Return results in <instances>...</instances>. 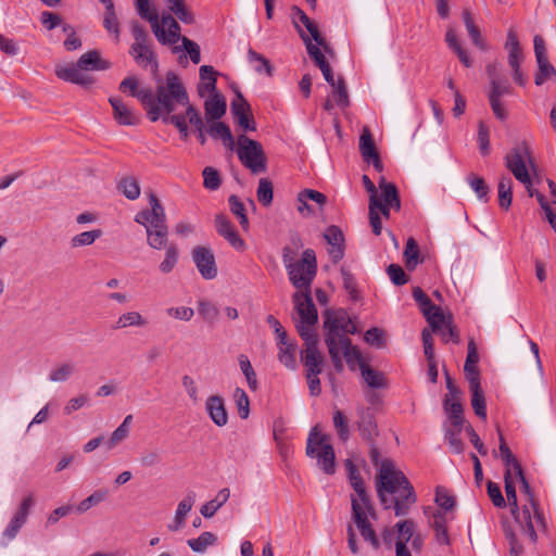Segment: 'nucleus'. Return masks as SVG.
Returning a JSON list of instances; mask_svg holds the SVG:
<instances>
[{
	"label": "nucleus",
	"instance_id": "4c0bfd02",
	"mask_svg": "<svg viewBox=\"0 0 556 556\" xmlns=\"http://www.w3.org/2000/svg\"><path fill=\"white\" fill-rule=\"evenodd\" d=\"M230 496V490L228 488H224L222 490L218 491V493L216 494V496L206 502L205 504H203L200 508V514L204 517V518H212L216 511L225 505V503L228 501Z\"/></svg>",
	"mask_w": 556,
	"mask_h": 556
},
{
	"label": "nucleus",
	"instance_id": "5701e85b",
	"mask_svg": "<svg viewBox=\"0 0 556 556\" xmlns=\"http://www.w3.org/2000/svg\"><path fill=\"white\" fill-rule=\"evenodd\" d=\"M394 529L397 532L395 541V556H412L407 548V543L416 534L415 522L409 519L402 520L394 526Z\"/></svg>",
	"mask_w": 556,
	"mask_h": 556
},
{
	"label": "nucleus",
	"instance_id": "2f4dec72",
	"mask_svg": "<svg viewBox=\"0 0 556 556\" xmlns=\"http://www.w3.org/2000/svg\"><path fill=\"white\" fill-rule=\"evenodd\" d=\"M225 98L219 93H214L204 103L206 122L218 121L226 113Z\"/></svg>",
	"mask_w": 556,
	"mask_h": 556
},
{
	"label": "nucleus",
	"instance_id": "e2e57ef3",
	"mask_svg": "<svg viewBox=\"0 0 556 556\" xmlns=\"http://www.w3.org/2000/svg\"><path fill=\"white\" fill-rule=\"evenodd\" d=\"M404 258L406 263V267L408 269H414L419 263V248L414 238H408L405 249H404Z\"/></svg>",
	"mask_w": 556,
	"mask_h": 556
},
{
	"label": "nucleus",
	"instance_id": "09e8293b",
	"mask_svg": "<svg viewBox=\"0 0 556 556\" xmlns=\"http://www.w3.org/2000/svg\"><path fill=\"white\" fill-rule=\"evenodd\" d=\"M138 14L141 18L148 21L151 28L157 29V10L151 4L150 0H138L135 2Z\"/></svg>",
	"mask_w": 556,
	"mask_h": 556
},
{
	"label": "nucleus",
	"instance_id": "603ef678",
	"mask_svg": "<svg viewBox=\"0 0 556 556\" xmlns=\"http://www.w3.org/2000/svg\"><path fill=\"white\" fill-rule=\"evenodd\" d=\"M342 351L343 356L350 367H354L355 364L361 368V364L365 363L359 350L352 345L350 339L341 341L340 343V352Z\"/></svg>",
	"mask_w": 556,
	"mask_h": 556
},
{
	"label": "nucleus",
	"instance_id": "864d4df0",
	"mask_svg": "<svg viewBox=\"0 0 556 556\" xmlns=\"http://www.w3.org/2000/svg\"><path fill=\"white\" fill-rule=\"evenodd\" d=\"M75 364L71 362L62 363L49 372V380L54 383L67 381L75 372Z\"/></svg>",
	"mask_w": 556,
	"mask_h": 556
},
{
	"label": "nucleus",
	"instance_id": "69168bd1",
	"mask_svg": "<svg viewBox=\"0 0 556 556\" xmlns=\"http://www.w3.org/2000/svg\"><path fill=\"white\" fill-rule=\"evenodd\" d=\"M185 112L180 113L185 117V123H188L194 127L195 130L204 128V121L201 116L200 111L193 106L190 102L184 108Z\"/></svg>",
	"mask_w": 556,
	"mask_h": 556
},
{
	"label": "nucleus",
	"instance_id": "6ab92c4d",
	"mask_svg": "<svg viewBox=\"0 0 556 556\" xmlns=\"http://www.w3.org/2000/svg\"><path fill=\"white\" fill-rule=\"evenodd\" d=\"M34 505V496L31 494L25 496L12 517L10 523L3 531V536L9 541L15 539L22 527L26 523L30 509Z\"/></svg>",
	"mask_w": 556,
	"mask_h": 556
},
{
	"label": "nucleus",
	"instance_id": "3c124183",
	"mask_svg": "<svg viewBox=\"0 0 556 556\" xmlns=\"http://www.w3.org/2000/svg\"><path fill=\"white\" fill-rule=\"evenodd\" d=\"M117 189L128 200H136L140 195V185L137 178H135L134 176L123 177L117 185Z\"/></svg>",
	"mask_w": 556,
	"mask_h": 556
},
{
	"label": "nucleus",
	"instance_id": "f8f14e48",
	"mask_svg": "<svg viewBox=\"0 0 556 556\" xmlns=\"http://www.w3.org/2000/svg\"><path fill=\"white\" fill-rule=\"evenodd\" d=\"M533 45L538 65V70L534 75V84L536 86H542L546 81H556V68L548 61L545 40L541 35H535L533 38Z\"/></svg>",
	"mask_w": 556,
	"mask_h": 556
},
{
	"label": "nucleus",
	"instance_id": "cd10ccee",
	"mask_svg": "<svg viewBox=\"0 0 556 556\" xmlns=\"http://www.w3.org/2000/svg\"><path fill=\"white\" fill-rule=\"evenodd\" d=\"M479 353L475 340L471 338L468 342L467 357L465 361L464 371L467 381H480V370L478 368Z\"/></svg>",
	"mask_w": 556,
	"mask_h": 556
},
{
	"label": "nucleus",
	"instance_id": "c85d7f7f",
	"mask_svg": "<svg viewBox=\"0 0 556 556\" xmlns=\"http://www.w3.org/2000/svg\"><path fill=\"white\" fill-rule=\"evenodd\" d=\"M148 319L138 311H126L122 313L113 325L114 330H125L128 328L142 329L148 326Z\"/></svg>",
	"mask_w": 556,
	"mask_h": 556
},
{
	"label": "nucleus",
	"instance_id": "c9c22d12",
	"mask_svg": "<svg viewBox=\"0 0 556 556\" xmlns=\"http://www.w3.org/2000/svg\"><path fill=\"white\" fill-rule=\"evenodd\" d=\"M513 184V179L508 175H503L497 184L498 205L504 211H508L511 206Z\"/></svg>",
	"mask_w": 556,
	"mask_h": 556
},
{
	"label": "nucleus",
	"instance_id": "7ed1b4c3",
	"mask_svg": "<svg viewBox=\"0 0 556 556\" xmlns=\"http://www.w3.org/2000/svg\"><path fill=\"white\" fill-rule=\"evenodd\" d=\"M111 63L101 58L98 50H90L84 53L76 63H64L55 66V75L65 81L88 87L93 84V78L88 74L90 71H105Z\"/></svg>",
	"mask_w": 556,
	"mask_h": 556
},
{
	"label": "nucleus",
	"instance_id": "bb28decb",
	"mask_svg": "<svg viewBox=\"0 0 556 556\" xmlns=\"http://www.w3.org/2000/svg\"><path fill=\"white\" fill-rule=\"evenodd\" d=\"M217 232L223 236L232 248L236 250H244L245 243L239 237L230 222L223 215H217L215 218Z\"/></svg>",
	"mask_w": 556,
	"mask_h": 556
},
{
	"label": "nucleus",
	"instance_id": "0e129e2a",
	"mask_svg": "<svg viewBox=\"0 0 556 556\" xmlns=\"http://www.w3.org/2000/svg\"><path fill=\"white\" fill-rule=\"evenodd\" d=\"M198 312L202 318L207 323H215L219 316L218 307L207 300L198 301Z\"/></svg>",
	"mask_w": 556,
	"mask_h": 556
},
{
	"label": "nucleus",
	"instance_id": "5fc2aeb1",
	"mask_svg": "<svg viewBox=\"0 0 556 556\" xmlns=\"http://www.w3.org/2000/svg\"><path fill=\"white\" fill-rule=\"evenodd\" d=\"M330 87L331 94L336 104L341 109H346L350 105V97L344 79L339 77L337 84Z\"/></svg>",
	"mask_w": 556,
	"mask_h": 556
},
{
	"label": "nucleus",
	"instance_id": "7c9ffc66",
	"mask_svg": "<svg viewBox=\"0 0 556 556\" xmlns=\"http://www.w3.org/2000/svg\"><path fill=\"white\" fill-rule=\"evenodd\" d=\"M357 429L364 440L371 441L377 434V424L369 409L358 412Z\"/></svg>",
	"mask_w": 556,
	"mask_h": 556
},
{
	"label": "nucleus",
	"instance_id": "e433bc0d",
	"mask_svg": "<svg viewBox=\"0 0 556 556\" xmlns=\"http://www.w3.org/2000/svg\"><path fill=\"white\" fill-rule=\"evenodd\" d=\"M469 389L471 392V406L475 414L482 419H486V404L484 392L481 388L480 381L470 382Z\"/></svg>",
	"mask_w": 556,
	"mask_h": 556
},
{
	"label": "nucleus",
	"instance_id": "37998d69",
	"mask_svg": "<svg viewBox=\"0 0 556 556\" xmlns=\"http://www.w3.org/2000/svg\"><path fill=\"white\" fill-rule=\"evenodd\" d=\"M422 342H424V350L425 355L428 359V377L431 382L435 383L438 380V368L433 361V343L431 340V334L429 329H424L422 331Z\"/></svg>",
	"mask_w": 556,
	"mask_h": 556
},
{
	"label": "nucleus",
	"instance_id": "c03bdc74",
	"mask_svg": "<svg viewBox=\"0 0 556 556\" xmlns=\"http://www.w3.org/2000/svg\"><path fill=\"white\" fill-rule=\"evenodd\" d=\"M147 244L154 250H166L170 243H168V227L160 229H148Z\"/></svg>",
	"mask_w": 556,
	"mask_h": 556
},
{
	"label": "nucleus",
	"instance_id": "6e6d98bb",
	"mask_svg": "<svg viewBox=\"0 0 556 556\" xmlns=\"http://www.w3.org/2000/svg\"><path fill=\"white\" fill-rule=\"evenodd\" d=\"M102 236L101 229L84 231L72 237L70 243L73 249L89 247L93 244Z\"/></svg>",
	"mask_w": 556,
	"mask_h": 556
},
{
	"label": "nucleus",
	"instance_id": "a878e982",
	"mask_svg": "<svg viewBox=\"0 0 556 556\" xmlns=\"http://www.w3.org/2000/svg\"><path fill=\"white\" fill-rule=\"evenodd\" d=\"M324 238L330 245L328 253L331 260L338 263L344 255V237L341 229L337 226H330L326 229Z\"/></svg>",
	"mask_w": 556,
	"mask_h": 556
},
{
	"label": "nucleus",
	"instance_id": "79ce46f5",
	"mask_svg": "<svg viewBox=\"0 0 556 556\" xmlns=\"http://www.w3.org/2000/svg\"><path fill=\"white\" fill-rule=\"evenodd\" d=\"M359 152L365 162L369 163L370 157L378 155L377 147L375 144L372 135L368 127H363L359 137Z\"/></svg>",
	"mask_w": 556,
	"mask_h": 556
},
{
	"label": "nucleus",
	"instance_id": "4be33fe9",
	"mask_svg": "<svg viewBox=\"0 0 556 556\" xmlns=\"http://www.w3.org/2000/svg\"><path fill=\"white\" fill-rule=\"evenodd\" d=\"M517 478L520 482V492L526 496V503L528 504L531 510L532 520L534 519L536 525L540 526L542 529H546V521L543 511L540 509V505L538 501L535 500L534 493L529 484V481L527 480L523 469L520 473H516Z\"/></svg>",
	"mask_w": 556,
	"mask_h": 556
},
{
	"label": "nucleus",
	"instance_id": "4d7b16f0",
	"mask_svg": "<svg viewBox=\"0 0 556 556\" xmlns=\"http://www.w3.org/2000/svg\"><path fill=\"white\" fill-rule=\"evenodd\" d=\"M467 181L480 200L485 203L490 200V188L484 178L471 173L467 176Z\"/></svg>",
	"mask_w": 556,
	"mask_h": 556
},
{
	"label": "nucleus",
	"instance_id": "680f3d73",
	"mask_svg": "<svg viewBox=\"0 0 556 556\" xmlns=\"http://www.w3.org/2000/svg\"><path fill=\"white\" fill-rule=\"evenodd\" d=\"M108 496L106 490H97L92 494H90L88 497L83 500L77 506L76 511L78 514H84L88 511L91 507L98 505L99 503L103 502Z\"/></svg>",
	"mask_w": 556,
	"mask_h": 556
},
{
	"label": "nucleus",
	"instance_id": "a18cd8bd",
	"mask_svg": "<svg viewBox=\"0 0 556 556\" xmlns=\"http://www.w3.org/2000/svg\"><path fill=\"white\" fill-rule=\"evenodd\" d=\"M361 372L364 381L369 388L381 389L387 386L383 374L378 370H375L366 363L361 364Z\"/></svg>",
	"mask_w": 556,
	"mask_h": 556
},
{
	"label": "nucleus",
	"instance_id": "8fccbe9b",
	"mask_svg": "<svg viewBox=\"0 0 556 556\" xmlns=\"http://www.w3.org/2000/svg\"><path fill=\"white\" fill-rule=\"evenodd\" d=\"M300 36L303 39V41L305 42V46H306V49H307V53L314 60L316 65L320 70H323L326 66H328L329 63L326 61V58H325V55L323 54V52L320 50L323 48L320 46H318L317 43H313L311 41V39H309V36H307L303 30H300Z\"/></svg>",
	"mask_w": 556,
	"mask_h": 556
},
{
	"label": "nucleus",
	"instance_id": "f03ea898",
	"mask_svg": "<svg viewBox=\"0 0 556 556\" xmlns=\"http://www.w3.org/2000/svg\"><path fill=\"white\" fill-rule=\"evenodd\" d=\"M376 489L383 507H393L397 517L407 515L417 500L410 482L389 458H384L380 464Z\"/></svg>",
	"mask_w": 556,
	"mask_h": 556
},
{
	"label": "nucleus",
	"instance_id": "338daca9",
	"mask_svg": "<svg viewBox=\"0 0 556 556\" xmlns=\"http://www.w3.org/2000/svg\"><path fill=\"white\" fill-rule=\"evenodd\" d=\"M488 100L494 116L498 121H506L508 118V111L505 109L502 98L495 91H488Z\"/></svg>",
	"mask_w": 556,
	"mask_h": 556
},
{
	"label": "nucleus",
	"instance_id": "ddd939ff",
	"mask_svg": "<svg viewBox=\"0 0 556 556\" xmlns=\"http://www.w3.org/2000/svg\"><path fill=\"white\" fill-rule=\"evenodd\" d=\"M353 519L361 531L362 536L369 541L374 548L379 547V541L374 529L368 521V516L374 514V508L369 500L366 501H353L352 503Z\"/></svg>",
	"mask_w": 556,
	"mask_h": 556
},
{
	"label": "nucleus",
	"instance_id": "9b49d317",
	"mask_svg": "<svg viewBox=\"0 0 556 556\" xmlns=\"http://www.w3.org/2000/svg\"><path fill=\"white\" fill-rule=\"evenodd\" d=\"M132 37L135 39L130 47V54L134 56L136 63L142 67L151 66L152 72L157 68L154 52L149 46V36L142 26L135 23L131 27Z\"/></svg>",
	"mask_w": 556,
	"mask_h": 556
},
{
	"label": "nucleus",
	"instance_id": "774afa93",
	"mask_svg": "<svg viewBox=\"0 0 556 556\" xmlns=\"http://www.w3.org/2000/svg\"><path fill=\"white\" fill-rule=\"evenodd\" d=\"M256 195L257 200L265 206H268L273 202L274 188L268 178L260 179Z\"/></svg>",
	"mask_w": 556,
	"mask_h": 556
},
{
	"label": "nucleus",
	"instance_id": "1a4fd4ad",
	"mask_svg": "<svg viewBox=\"0 0 556 556\" xmlns=\"http://www.w3.org/2000/svg\"><path fill=\"white\" fill-rule=\"evenodd\" d=\"M237 155L244 167L252 174H261L267 169V157L260 142L240 135L237 139Z\"/></svg>",
	"mask_w": 556,
	"mask_h": 556
},
{
	"label": "nucleus",
	"instance_id": "bf43d9fd",
	"mask_svg": "<svg viewBox=\"0 0 556 556\" xmlns=\"http://www.w3.org/2000/svg\"><path fill=\"white\" fill-rule=\"evenodd\" d=\"M332 421L340 440L346 442L350 439V427L348 418L340 409H334Z\"/></svg>",
	"mask_w": 556,
	"mask_h": 556
},
{
	"label": "nucleus",
	"instance_id": "49530a36",
	"mask_svg": "<svg viewBox=\"0 0 556 556\" xmlns=\"http://www.w3.org/2000/svg\"><path fill=\"white\" fill-rule=\"evenodd\" d=\"M179 261V249L176 244L170 243L165 250V254L159 264V270L163 275L170 274L177 266Z\"/></svg>",
	"mask_w": 556,
	"mask_h": 556
},
{
	"label": "nucleus",
	"instance_id": "f257e3e1",
	"mask_svg": "<svg viewBox=\"0 0 556 556\" xmlns=\"http://www.w3.org/2000/svg\"><path fill=\"white\" fill-rule=\"evenodd\" d=\"M139 100L147 110L152 122L162 119L174 125L182 139H188L189 128L181 114L175 113L178 108H185L190 101L186 88L175 73L168 72L164 83L159 81L156 94L144 91Z\"/></svg>",
	"mask_w": 556,
	"mask_h": 556
},
{
	"label": "nucleus",
	"instance_id": "423d86ee",
	"mask_svg": "<svg viewBox=\"0 0 556 556\" xmlns=\"http://www.w3.org/2000/svg\"><path fill=\"white\" fill-rule=\"evenodd\" d=\"M324 330L326 345H340L348 340L346 334L356 333V326L344 311H327L324 314Z\"/></svg>",
	"mask_w": 556,
	"mask_h": 556
},
{
	"label": "nucleus",
	"instance_id": "20e7f679",
	"mask_svg": "<svg viewBox=\"0 0 556 556\" xmlns=\"http://www.w3.org/2000/svg\"><path fill=\"white\" fill-rule=\"evenodd\" d=\"M413 298L419 305V308L425 316L429 328L430 334L438 333L444 342H448L452 338V321L451 317L445 315L442 308L434 305L430 298L419 287L413 289Z\"/></svg>",
	"mask_w": 556,
	"mask_h": 556
},
{
	"label": "nucleus",
	"instance_id": "2eb2a0df",
	"mask_svg": "<svg viewBox=\"0 0 556 556\" xmlns=\"http://www.w3.org/2000/svg\"><path fill=\"white\" fill-rule=\"evenodd\" d=\"M149 204L150 208L139 212L135 222L144 226L146 231L167 227L165 211L156 194H149Z\"/></svg>",
	"mask_w": 556,
	"mask_h": 556
},
{
	"label": "nucleus",
	"instance_id": "0eeeda50",
	"mask_svg": "<svg viewBox=\"0 0 556 556\" xmlns=\"http://www.w3.org/2000/svg\"><path fill=\"white\" fill-rule=\"evenodd\" d=\"M437 508L431 515L430 526L434 529L440 544H450L448 522L452 514V497L448 490L438 486L434 498Z\"/></svg>",
	"mask_w": 556,
	"mask_h": 556
},
{
	"label": "nucleus",
	"instance_id": "ea45409f",
	"mask_svg": "<svg viewBox=\"0 0 556 556\" xmlns=\"http://www.w3.org/2000/svg\"><path fill=\"white\" fill-rule=\"evenodd\" d=\"M208 134L215 138V139H222L224 144L229 148L230 150H233L235 148V141L230 131V128L223 122L213 121L207 123Z\"/></svg>",
	"mask_w": 556,
	"mask_h": 556
},
{
	"label": "nucleus",
	"instance_id": "de8ad7c7",
	"mask_svg": "<svg viewBox=\"0 0 556 556\" xmlns=\"http://www.w3.org/2000/svg\"><path fill=\"white\" fill-rule=\"evenodd\" d=\"M217 542V536L210 531L202 532L197 539H189L188 546L195 553H204L208 546Z\"/></svg>",
	"mask_w": 556,
	"mask_h": 556
},
{
	"label": "nucleus",
	"instance_id": "473e14b6",
	"mask_svg": "<svg viewBox=\"0 0 556 556\" xmlns=\"http://www.w3.org/2000/svg\"><path fill=\"white\" fill-rule=\"evenodd\" d=\"M279 353L278 358L279 362L286 366L290 370H294L296 368L295 361V345L293 343H289L287 341V333L282 331L280 334V341L278 342Z\"/></svg>",
	"mask_w": 556,
	"mask_h": 556
},
{
	"label": "nucleus",
	"instance_id": "f3484780",
	"mask_svg": "<svg viewBox=\"0 0 556 556\" xmlns=\"http://www.w3.org/2000/svg\"><path fill=\"white\" fill-rule=\"evenodd\" d=\"M304 349L301 359L305 367V374H320L324 365V356L318 350V337L302 338Z\"/></svg>",
	"mask_w": 556,
	"mask_h": 556
},
{
	"label": "nucleus",
	"instance_id": "dca6fc26",
	"mask_svg": "<svg viewBox=\"0 0 556 556\" xmlns=\"http://www.w3.org/2000/svg\"><path fill=\"white\" fill-rule=\"evenodd\" d=\"M191 256L202 278L212 280L217 276L215 256L210 248L204 245L194 247Z\"/></svg>",
	"mask_w": 556,
	"mask_h": 556
},
{
	"label": "nucleus",
	"instance_id": "9d476101",
	"mask_svg": "<svg viewBox=\"0 0 556 556\" xmlns=\"http://www.w3.org/2000/svg\"><path fill=\"white\" fill-rule=\"evenodd\" d=\"M316 271L315 252L312 249H306L302 253V257L288 270V275L296 291H311Z\"/></svg>",
	"mask_w": 556,
	"mask_h": 556
},
{
	"label": "nucleus",
	"instance_id": "b1692460",
	"mask_svg": "<svg viewBox=\"0 0 556 556\" xmlns=\"http://www.w3.org/2000/svg\"><path fill=\"white\" fill-rule=\"evenodd\" d=\"M205 410L217 427H224L228 424V413L225 401L220 395H210L205 401Z\"/></svg>",
	"mask_w": 556,
	"mask_h": 556
},
{
	"label": "nucleus",
	"instance_id": "58836bf2",
	"mask_svg": "<svg viewBox=\"0 0 556 556\" xmlns=\"http://www.w3.org/2000/svg\"><path fill=\"white\" fill-rule=\"evenodd\" d=\"M498 437H500L498 438L500 439L498 450H500L501 458L505 465V470L506 469L511 470V468H513L515 473H520L522 470V466H521L520 462L517 459V457L510 451V448L507 445L506 440L500 429H498Z\"/></svg>",
	"mask_w": 556,
	"mask_h": 556
},
{
	"label": "nucleus",
	"instance_id": "4468645a",
	"mask_svg": "<svg viewBox=\"0 0 556 556\" xmlns=\"http://www.w3.org/2000/svg\"><path fill=\"white\" fill-rule=\"evenodd\" d=\"M525 156L530 159V149L526 142H522L507 153L505 157L506 167L518 181L523 185H531V177L526 166Z\"/></svg>",
	"mask_w": 556,
	"mask_h": 556
},
{
	"label": "nucleus",
	"instance_id": "052dcab7",
	"mask_svg": "<svg viewBox=\"0 0 556 556\" xmlns=\"http://www.w3.org/2000/svg\"><path fill=\"white\" fill-rule=\"evenodd\" d=\"M238 363L242 374L247 379L248 386L250 387L251 390L255 391L257 389V379L250 359L248 358L247 355L240 354L238 356Z\"/></svg>",
	"mask_w": 556,
	"mask_h": 556
},
{
	"label": "nucleus",
	"instance_id": "13d9d810",
	"mask_svg": "<svg viewBox=\"0 0 556 556\" xmlns=\"http://www.w3.org/2000/svg\"><path fill=\"white\" fill-rule=\"evenodd\" d=\"M503 532L505 539L509 545V555L510 556H520L523 552L522 545L519 543L517 535L508 521H504L502 523Z\"/></svg>",
	"mask_w": 556,
	"mask_h": 556
},
{
	"label": "nucleus",
	"instance_id": "412c9836",
	"mask_svg": "<svg viewBox=\"0 0 556 556\" xmlns=\"http://www.w3.org/2000/svg\"><path fill=\"white\" fill-rule=\"evenodd\" d=\"M195 492L192 490L188 491L184 498L177 504L175 515L172 521L167 525L168 531L177 532L186 526V518L195 504Z\"/></svg>",
	"mask_w": 556,
	"mask_h": 556
},
{
	"label": "nucleus",
	"instance_id": "aec40b11",
	"mask_svg": "<svg viewBox=\"0 0 556 556\" xmlns=\"http://www.w3.org/2000/svg\"><path fill=\"white\" fill-rule=\"evenodd\" d=\"M231 113L238 125L245 131H255L256 125L252 116L251 106L241 93H237L230 105Z\"/></svg>",
	"mask_w": 556,
	"mask_h": 556
},
{
	"label": "nucleus",
	"instance_id": "a19ab883",
	"mask_svg": "<svg viewBox=\"0 0 556 556\" xmlns=\"http://www.w3.org/2000/svg\"><path fill=\"white\" fill-rule=\"evenodd\" d=\"M165 2L168 10L182 23L191 25L195 22L194 14L185 0H165Z\"/></svg>",
	"mask_w": 556,
	"mask_h": 556
},
{
	"label": "nucleus",
	"instance_id": "393cba45",
	"mask_svg": "<svg viewBox=\"0 0 556 556\" xmlns=\"http://www.w3.org/2000/svg\"><path fill=\"white\" fill-rule=\"evenodd\" d=\"M109 102L113 109V117L119 125L135 126L139 123L138 115L122 99L112 97Z\"/></svg>",
	"mask_w": 556,
	"mask_h": 556
},
{
	"label": "nucleus",
	"instance_id": "f704fd0d",
	"mask_svg": "<svg viewBox=\"0 0 556 556\" xmlns=\"http://www.w3.org/2000/svg\"><path fill=\"white\" fill-rule=\"evenodd\" d=\"M156 39L162 45H175L182 39L180 36V26L177 21H175L169 27L164 29L160 24V16L157 17V29L151 28Z\"/></svg>",
	"mask_w": 556,
	"mask_h": 556
},
{
	"label": "nucleus",
	"instance_id": "39448f33",
	"mask_svg": "<svg viewBox=\"0 0 556 556\" xmlns=\"http://www.w3.org/2000/svg\"><path fill=\"white\" fill-rule=\"evenodd\" d=\"M504 484L510 513L515 521L519 525L522 533L528 535L530 542L536 544L538 534L534 529L530 507L528 504H523L521 509L519 508L516 485L510 469H506L504 472Z\"/></svg>",
	"mask_w": 556,
	"mask_h": 556
},
{
	"label": "nucleus",
	"instance_id": "6e6552de",
	"mask_svg": "<svg viewBox=\"0 0 556 556\" xmlns=\"http://www.w3.org/2000/svg\"><path fill=\"white\" fill-rule=\"evenodd\" d=\"M299 320L296 329L301 338L318 337L315 325L318 320L317 309L313 303L311 291H296L293 295Z\"/></svg>",
	"mask_w": 556,
	"mask_h": 556
},
{
	"label": "nucleus",
	"instance_id": "c756f323",
	"mask_svg": "<svg viewBox=\"0 0 556 556\" xmlns=\"http://www.w3.org/2000/svg\"><path fill=\"white\" fill-rule=\"evenodd\" d=\"M345 468L348 470V476L350 483L355 492L354 495H352L351 501H366L369 500L364 481L362 477L358 473V470L354 463L351 459L345 460Z\"/></svg>",
	"mask_w": 556,
	"mask_h": 556
},
{
	"label": "nucleus",
	"instance_id": "a211bd4d",
	"mask_svg": "<svg viewBox=\"0 0 556 556\" xmlns=\"http://www.w3.org/2000/svg\"><path fill=\"white\" fill-rule=\"evenodd\" d=\"M380 197L377 198V212H381L387 218L390 215V208L399 211L401 208V201L397 189L394 184L388 182L384 177L379 179Z\"/></svg>",
	"mask_w": 556,
	"mask_h": 556
},
{
	"label": "nucleus",
	"instance_id": "72a5a7b5",
	"mask_svg": "<svg viewBox=\"0 0 556 556\" xmlns=\"http://www.w3.org/2000/svg\"><path fill=\"white\" fill-rule=\"evenodd\" d=\"M331 446L328 438L323 434L317 427H314L307 439L306 454L309 457L317 458L324 452V447Z\"/></svg>",
	"mask_w": 556,
	"mask_h": 556
}]
</instances>
